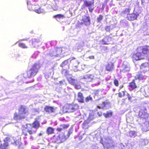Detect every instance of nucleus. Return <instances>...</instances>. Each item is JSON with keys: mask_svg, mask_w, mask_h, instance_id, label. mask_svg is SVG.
<instances>
[{"mask_svg": "<svg viewBox=\"0 0 149 149\" xmlns=\"http://www.w3.org/2000/svg\"><path fill=\"white\" fill-rule=\"evenodd\" d=\"M132 8L129 6L128 8H126L122 12V13L123 14L127 15V16L129 14L130 11L131 10Z\"/></svg>", "mask_w": 149, "mask_h": 149, "instance_id": "nucleus-24", "label": "nucleus"}, {"mask_svg": "<svg viewBox=\"0 0 149 149\" xmlns=\"http://www.w3.org/2000/svg\"><path fill=\"white\" fill-rule=\"evenodd\" d=\"M8 146L7 144H1L0 145V149H8Z\"/></svg>", "mask_w": 149, "mask_h": 149, "instance_id": "nucleus-29", "label": "nucleus"}, {"mask_svg": "<svg viewBox=\"0 0 149 149\" xmlns=\"http://www.w3.org/2000/svg\"><path fill=\"white\" fill-rule=\"evenodd\" d=\"M82 24L86 25H90V18L89 16H84L82 17Z\"/></svg>", "mask_w": 149, "mask_h": 149, "instance_id": "nucleus-10", "label": "nucleus"}, {"mask_svg": "<svg viewBox=\"0 0 149 149\" xmlns=\"http://www.w3.org/2000/svg\"><path fill=\"white\" fill-rule=\"evenodd\" d=\"M127 96L128 97V100L130 101H132L133 100V98H134L133 96L132 95L130 96V95L128 93L127 94Z\"/></svg>", "mask_w": 149, "mask_h": 149, "instance_id": "nucleus-38", "label": "nucleus"}, {"mask_svg": "<svg viewBox=\"0 0 149 149\" xmlns=\"http://www.w3.org/2000/svg\"><path fill=\"white\" fill-rule=\"evenodd\" d=\"M42 135V134L41 133L39 134V136H41Z\"/></svg>", "mask_w": 149, "mask_h": 149, "instance_id": "nucleus-52", "label": "nucleus"}, {"mask_svg": "<svg viewBox=\"0 0 149 149\" xmlns=\"http://www.w3.org/2000/svg\"><path fill=\"white\" fill-rule=\"evenodd\" d=\"M19 113H15L14 118L16 119L24 118L28 114V112L26 107L23 105H21L18 109Z\"/></svg>", "mask_w": 149, "mask_h": 149, "instance_id": "nucleus-3", "label": "nucleus"}, {"mask_svg": "<svg viewBox=\"0 0 149 149\" xmlns=\"http://www.w3.org/2000/svg\"><path fill=\"white\" fill-rule=\"evenodd\" d=\"M54 129L51 127H48L47 129V133L48 135L54 133Z\"/></svg>", "mask_w": 149, "mask_h": 149, "instance_id": "nucleus-20", "label": "nucleus"}, {"mask_svg": "<svg viewBox=\"0 0 149 149\" xmlns=\"http://www.w3.org/2000/svg\"><path fill=\"white\" fill-rule=\"evenodd\" d=\"M40 68V65L39 63H35L31 66L30 68L28 69L22 75L25 79L31 78L37 74Z\"/></svg>", "mask_w": 149, "mask_h": 149, "instance_id": "nucleus-2", "label": "nucleus"}, {"mask_svg": "<svg viewBox=\"0 0 149 149\" xmlns=\"http://www.w3.org/2000/svg\"><path fill=\"white\" fill-rule=\"evenodd\" d=\"M32 127L36 129H38L40 127V122L37 120H35L32 124Z\"/></svg>", "mask_w": 149, "mask_h": 149, "instance_id": "nucleus-16", "label": "nucleus"}, {"mask_svg": "<svg viewBox=\"0 0 149 149\" xmlns=\"http://www.w3.org/2000/svg\"><path fill=\"white\" fill-rule=\"evenodd\" d=\"M66 77L69 83L72 85L74 84L77 81V80L75 79L74 77L71 74L68 75Z\"/></svg>", "mask_w": 149, "mask_h": 149, "instance_id": "nucleus-11", "label": "nucleus"}, {"mask_svg": "<svg viewBox=\"0 0 149 149\" xmlns=\"http://www.w3.org/2000/svg\"><path fill=\"white\" fill-rule=\"evenodd\" d=\"M137 78L140 80H142L143 79H146V76H143L142 74H139L137 75Z\"/></svg>", "mask_w": 149, "mask_h": 149, "instance_id": "nucleus-32", "label": "nucleus"}, {"mask_svg": "<svg viewBox=\"0 0 149 149\" xmlns=\"http://www.w3.org/2000/svg\"><path fill=\"white\" fill-rule=\"evenodd\" d=\"M149 54V46H146L138 47L137 53L132 56L133 61L143 59Z\"/></svg>", "mask_w": 149, "mask_h": 149, "instance_id": "nucleus-1", "label": "nucleus"}, {"mask_svg": "<svg viewBox=\"0 0 149 149\" xmlns=\"http://www.w3.org/2000/svg\"><path fill=\"white\" fill-rule=\"evenodd\" d=\"M41 149H45L44 148H41Z\"/></svg>", "mask_w": 149, "mask_h": 149, "instance_id": "nucleus-56", "label": "nucleus"}, {"mask_svg": "<svg viewBox=\"0 0 149 149\" xmlns=\"http://www.w3.org/2000/svg\"><path fill=\"white\" fill-rule=\"evenodd\" d=\"M77 104H66V113L71 112L75 111L78 108Z\"/></svg>", "mask_w": 149, "mask_h": 149, "instance_id": "nucleus-7", "label": "nucleus"}, {"mask_svg": "<svg viewBox=\"0 0 149 149\" xmlns=\"http://www.w3.org/2000/svg\"><path fill=\"white\" fill-rule=\"evenodd\" d=\"M69 62H74V64L73 65L75 67H76L79 63V62L75 60H72V59L71 60L70 59H68L67 60H66V63H68Z\"/></svg>", "mask_w": 149, "mask_h": 149, "instance_id": "nucleus-22", "label": "nucleus"}, {"mask_svg": "<svg viewBox=\"0 0 149 149\" xmlns=\"http://www.w3.org/2000/svg\"><path fill=\"white\" fill-rule=\"evenodd\" d=\"M140 91L145 97L149 96V88H141V89Z\"/></svg>", "mask_w": 149, "mask_h": 149, "instance_id": "nucleus-12", "label": "nucleus"}, {"mask_svg": "<svg viewBox=\"0 0 149 149\" xmlns=\"http://www.w3.org/2000/svg\"><path fill=\"white\" fill-rule=\"evenodd\" d=\"M27 40H28L27 39H24H24H22V40H22V41Z\"/></svg>", "mask_w": 149, "mask_h": 149, "instance_id": "nucleus-50", "label": "nucleus"}, {"mask_svg": "<svg viewBox=\"0 0 149 149\" xmlns=\"http://www.w3.org/2000/svg\"><path fill=\"white\" fill-rule=\"evenodd\" d=\"M143 142L142 145H146V142L147 143L148 141L147 140H143Z\"/></svg>", "mask_w": 149, "mask_h": 149, "instance_id": "nucleus-44", "label": "nucleus"}, {"mask_svg": "<svg viewBox=\"0 0 149 149\" xmlns=\"http://www.w3.org/2000/svg\"><path fill=\"white\" fill-rule=\"evenodd\" d=\"M30 125H31V124H29Z\"/></svg>", "mask_w": 149, "mask_h": 149, "instance_id": "nucleus-58", "label": "nucleus"}, {"mask_svg": "<svg viewBox=\"0 0 149 149\" xmlns=\"http://www.w3.org/2000/svg\"><path fill=\"white\" fill-rule=\"evenodd\" d=\"M114 85L116 86H118V80L116 79H115L114 81Z\"/></svg>", "mask_w": 149, "mask_h": 149, "instance_id": "nucleus-42", "label": "nucleus"}, {"mask_svg": "<svg viewBox=\"0 0 149 149\" xmlns=\"http://www.w3.org/2000/svg\"><path fill=\"white\" fill-rule=\"evenodd\" d=\"M104 44H107V43L106 42H104Z\"/></svg>", "mask_w": 149, "mask_h": 149, "instance_id": "nucleus-51", "label": "nucleus"}, {"mask_svg": "<svg viewBox=\"0 0 149 149\" xmlns=\"http://www.w3.org/2000/svg\"><path fill=\"white\" fill-rule=\"evenodd\" d=\"M142 127V130L143 131L146 132L149 130V123L148 122H146L145 123H143Z\"/></svg>", "mask_w": 149, "mask_h": 149, "instance_id": "nucleus-15", "label": "nucleus"}, {"mask_svg": "<svg viewBox=\"0 0 149 149\" xmlns=\"http://www.w3.org/2000/svg\"><path fill=\"white\" fill-rule=\"evenodd\" d=\"M65 73H66V74L67 73V72L66 71Z\"/></svg>", "mask_w": 149, "mask_h": 149, "instance_id": "nucleus-55", "label": "nucleus"}, {"mask_svg": "<svg viewBox=\"0 0 149 149\" xmlns=\"http://www.w3.org/2000/svg\"><path fill=\"white\" fill-rule=\"evenodd\" d=\"M108 105V103L107 102H104L102 103V104L100 105V106H97V108L99 109H103L104 108H107V105Z\"/></svg>", "mask_w": 149, "mask_h": 149, "instance_id": "nucleus-27", "label": "nucleus"}, {"mask_svg": "<svg viewBox=\"0 0 149 149\" xmlns=\"http://www.w3.org/2000/svg\"><path fill=\"white\" fill-rule=\"evenodd\" d=\"M93 5H92L91 6H89L88 7V9L89 11L91 13H92L94 9V7Z\"/></svg>", "mask_w": 149, "mask_h": 149, "instance_id": "nucleus-40", "label": "nucleus"}, {"mask_svg": "<svg viewBox=\"0 0 149 149\" xmlns=\"http://www.w3.org/2000/svg\"><path fill=\"white\" fill-rule=\"evenodd\" d=\"M40 42V40L39 39H33L32 40V43L34 45V46L38 45V44Z\"/></svg>", "mask_w": 149, "mask_h": 149, "instance_id": "nucleus-26", "label": "nucleus"}, {"mask_svg": "<svg viewBox=\"0 0 149 149\" xmlns=\"http://www.w3.org/2000/svg\"><path fill=\"white\" fill-rule=\"evenodd\" d=\"M119 97H121L123 96V94L122 93H119L118 94Z\"/></svg>", "mask_w": 149, "mask_h": 149, "instance_id": "nucleus-46", "label": "nucleus"}, {"mask_svg": "<svg viewBox=\"0 0 149 149\" xmlns=\"http://www.w3.org/2000/svg\"><path fill=\"white\" fill-rule=\"evenodd\" d=\"M103 18V16L101 15H100L99 17H98L97 19V20L98 22H100L101 21L102 19Z\"/></svg>", "mask_w": 149, "mask_h": 149, "instance_id": "nucleus-36", "label": "nucleus"}, {"mask_svg": "<svg viewBox=\"0 0 149 149\" xmlns=\"http://www.w3.org/2000/svg\"><path fill=\"white\" fill-rule=\"evenodd\" d=\"M93 4L94 2L93 1L87 0L85 1L84 3V4L85 6L88 7L92 5H93Z\"/></svg>", "mask_w": 149, "mask_h": 149, "instance_id": "nucleus-19", "label": "nucleus"}, {"mask_svg": "<svg viewBox=\"0 0 149 149\" xmlns=\"http://www.w3.org/2000/svg\"><path fill=\"white\" fill-rule=\"evenodd\" d=\"M125 91H123L122 92V93H123V96H124L125 95Z\"/></svg>", "mask_w": 149, "mask_h": 149, "instance_id": "nucleus-49", "label": "nucleus"}, {"mask_svg": "<svg viewBox=\"0 0 149 149\" xmlns=\"http://www.w3.org/2000/svg\"><path fill=\"white\" fill-rule=\"evenodd\" d=\"M19 47L24 49L27 48H28L27 46H26L24 43H19Z\"/></svg>", "mask_w": 149, "mask_h": 149, "instance_id": "nucleus-33", "label": "nucleus"}, {"mask_svg": "<svg viewBox=\"0 0 149 149\" xmlns=\"http://www.w3.org/2000/svg\"><path fill=\"white\" fill-rule=\"evenodd\" d=\"M93 76L92 75H91L86 79L87 81H91L93 80Z\"/></svg>", "mask_w": 149, "mask_h": 149, "instance_id": "nucleus-35", "label": "nucleus"}, {"mask_svg": "<svg viewBox=\"0 0 149 149\" xmlns=\"http://www.w3.org/2000/svg\"><path fill=\"white\" fill-rule=\"evenodd\" d=\"M92 98L90 96H89L87 97L85 99V102H87L90 100L92 101Z\"/></svg>", "mask_w": 149, "mask_h": 149, "instance_id": "nucleus-37", "label": "nucleus"}, {"mask_svg": "<svg viewBox=\"0 0 149 149\" xmlns=\"http://www.w3.org/2000/svg\"><path fill=\"white\" fill-rule=\"evenodd\" d=\"M129 86V88L130 90H132L137 87V86L134 81L130 84Z\"/></svg>", "mask_w": 149, "mask_h": 149, "instance_id": "nucleus-23", "label": "nucleus"}, {"mask_svg": "<svg viewBox=\"0 0 149 149\" xmlns=\"http://www.w3.org/2000/svg\"><path fill=\"white\" fill-rule=\"evenodd\" d=\"M111 27L109 26H106L105 27V29L107 32H109L110 31Z\"/></svg>", "mask_w": 149, "mask_h": 149, "instance_id": "nucleus-41", "label": "nucleus"}, {"mask_svg": "<svg viewBox=\"0 0 149 149\" xmlns=\"http://www.w3.org/2000/svg\"><path fill=\"white\" fill-rule=\"evenodd\" d=\"M68 127V125H66V128Z\"/></svg>", "mask_w": 149, "mask_h": 149, "instance_id": "nucleus-53", "label": "nucleus"}, {"mask_svg": "<svg viewBox=\"0 0 149 149\" xmlns=\"http://www.w3.org/2000/svg\"><path fill=\"white\" fill-rule=\"evenodd\" d=\"M97 114L99 115V116H100L102 115V113H101L98 112L97 113Z\"/></svg>", "mask_w": 149, "mask_h": 149, "instance_id": "nucleus-48", "label": "nucleus"}, {"mask_svg": "<svg viewBox=\"0 0 149 149\" xmlns=\"http://www.w3.org/2000/svg\"><path fill=\"white\" fill-rule=\"evenodd\" d=\"M56 130L58 132H61L62 130V129L60 128H57Z\"/></svg>", "mask_w": 149, "mask_h": 149, "instance_id": "nucleus-45", "label": "nucleus"}, {"mask_svg": "<svg viewBox=\"0 0 149 149\" xmlns=\"http://www.w3.org/2000/svg\"><path fill=\"white\" fill-rule=\"evenodd\" d=\"M148 61L149 62V58H148Z\"/></svg>", "mask_w": 149, "mask_h": 149, "instance_id": "nucleus-57", "label": "nucleus"}, {"mask_svg": "<svg viewBox=\"0 0 149 149\" xmlns=\"http://www.w3.org/2000/svg\"><path fill=\"white\" fill-rule=\"evenodd\" d=\"M103 115L106 118H108L112 116V113L111 111H109L107 113H104Z\"/></svg>", "mask_w": 149, "mask_h": 149, "instance_id": "nucleus-28", "label": "nucleus"}, {"mask_svg": "<svg viewBox=\"0 0 149 149\" xmlns=\"http://www.w3.org/2000/svg\"><path fill=\"white\" fill-rule=\"evenodd\" d=\"M90 117H91V115H89V118H90Z\"/></svg>", "mask_w": 149, "mask_h": 149, "instance_id": "nucleus-54", "label": "nucleus"}, {"mask_svg": "<svg viewBox=\"0 0 149 149\" xmlns=\"http://www.w3.org/2000/svg\"><path fill=\"white\" fill-rule=\"evenodd\" d=\"M72 131L73 130L72 128H71L69 130L68 132V134L67 135V136H66V139L69 138L70 134L72 133Z\"/></svg>", "mask_w": 149, "mask_h": 149, "instance_id": "nucleus-34", "label": "nucleus"}, {"mask_svg": "<svg viewBox=\"0 0 149 149\" xmlns=\"http://www.w3.org/2000/svg\"><path fill=\"white\" fill-rule=\"evenodd\" d=\"M141 69L144 72L149 70V64L148 63H145L141 64Z\"/></svg>", "mask_w": 149, "mask_h": 149, "instance_id": "nucleus-13", "label": "nucleus"}, {"mask_svg": "<svg viewBox=\"0 0 149 149\" xmlns=\"http://www.w3.org/2000/svg\"><path fill=\"white\" fill-rule=\"evenodd\" d=\"M10 141V137H6L4 140V143L3 144H7L8 146V142Z\"/></svg>", "mask_w": 149, "mask_h": 149, "instance_id": "nucleus-31", "label": "nucleus"}, {"mask_svg": "<svg viewBox=\"0 0 149 149\" xmlns=\"http://www.w3.org/2000/svg\"><path fill=\"white\" fill-rule=\"evenodd\" d=\"M29 127H28L27 124L26 125V127L23 128L22 130V135L24 136V138H27V136H28V133L30 135V138L32 140L33 139V137L32 135V134H35L36 132V130H33L32 128L30 129H29Z\"/></svg>", "mask_w": 149, "mask_h": 149, "instance_id": "nucleus-4", "label": "nucleus"}, {"mask_svg": "<svg viewBox=\"0 0 149 149\" xmlns=\"http://www.w3.org/2000/svg\"><path fill=\"white\" fill-rule=\"evenodd\" d=\"M56 109V108L49 106H46L44 108L45 111L48 113L55 112Z\"/></svg>", "mask_w": 149, "mask_h": 149, "instance_id": "nucleus-9", "label": "nucleus"}, {"mask_svg": "<svg viewBox=\"0 0 149 149\" xmlns=\"http://www.w3.org/2000/svg\"><path fill=\"white\" fill-rule=\"evenodd\" d=\"M113 65L111 63H109L108 65L106 66V70L108 71H111L113 69Z\"/></svg>", "mask_w": 149, "mask_h": 149, "instance_id": "nucleus-25", "label": "nucleus"}, {"mask_svg": "<svg viewBox=\"0 0 149 149\" xmlns=\"http://www.w3.org/2000/svg\"><path fill=\"white\" fill-rule=\"evenodd\" d=\"M28 8L30 10L34 11L38 13L42 12L40 7L38 5H33L28 3Z\"/></svg>", "mask_w": 149, "mask_h": 149, "instance_id": "nucleus-6", "label": "nucleus"}, {"mask_svg": "<svg viewBox=\"0 0 149 149\" xmlns=\"http://www.w3.org/2000/svg\"><path fill=\"white\" fill-rule=\"evenodd\" d=\"M130 65L126 61L123 62L121 69L120 72L123 73L128 72L130 70Z\"/></svg>", "mask_w": 149, "mask_h": 149, "instance_id": "nucleus-8", "label": "nucleus"}, {"mask_svg": "<svg viewBox=\"0 0 149 149\" xmlns=\"http://www.w3.org/2000/svg\"><path fill=\"white\" fill-rule=\"evenodd\" d=\"M129 135L130 137H134L136 136V133L134 131H130L129 132Z\"/></svg>", "mask_w": 149, "mask_h": 149, "instance_id": "nucleus-30", "label": "nucleus"}, {"mask_svg": "<svg viewBox=\"0 0 149 149\" xmlns=\"http://www.w3.org/2000/svg\"><path fill=\"white\" fill-rule=\"evenodd\" d=\"M53 17L55 18L58 21H60L61 20L64 19L65 17L64 15L61 14H58L55 15Z\"/></svg>", "mask_w": 149, "mask_h": 149, "instance_id": "nucleus-17", "label": "nucleus"}, {"mask_svg": "<svg viewBox=\"0 0 149 149\" xmlns=\"http://www.w3.org/2000/svg\"><path fill=\"white\" fill-rule=\"evenodd\" d=\"M77 100L79 102H84V97L83 96L82 93H78Z\"/></svg>", "mask_w": 149, "mask_h": 149, "instance_id": "nucleus-21", "label": "nucleus"}, {"mask_svg": "<svg viewBox=\"0 0 149 149\" xmlns=\"http://www.w3.org/2000/svg\"><path fill=\"white\" fill-rule=\"evenodd\" d=\"M103 141L102 140H101L100 143L103 144V146L107 148H109L115 145V143L113 140L109 138L105 139L104 143Z\"/></svg>", "mask_w": 149, "mask_h": 149, "instance_id": "nucleus-5", "label": "nucleus"}, {"mask_svg": "<svg viewBox=\"0 0 149 149\" xmlns=\"http://www.w3.org/2000/svg\"><path fill=\"white\" fill-rule=\"evenodd\" d=\"M73 85H75V88L77 89H79L81 88V86L80 85L76 84V83Z\"/></svg>", "mask_w": 149, "mask_h": 149, "instance_id": "nucleus-43", "label": "nucleus"}, {"mask_svg": "<svg viewBox=\"0 0 149 149\" xmlns=\"http://www.w3.org/2000/svg\"><path fill=\"white\" fill-rule=\"evenodd\" d=\"M139 116L141 117V118H142L143 119L146 120L148 116V114L147 113L145 112L143 113L141 111H139Z\"/></svg>", "mask_w": 149, "mask_h": 149, "instance_id": "nucleus-18", "label": "nucleus"}, {"mask_svg": "<svg viewBox=\"0 0 149 149\" xmlns=\"http://www.w3.org/2000/svg\"><path fill=\"white\" fill-rule=\"evenodd\" d=\"M111 38L109 36H107L105 37L103 40V41H105L106 40H107L108 41L111 40Z\"/></svg>", "mask_w": 149, "mask_h": 149, "instance_id": "nucleus-39", "label": "nucleus"}, {"mask_svg": "<svg viewBox=\"0 0 149 149\" xmlns=\"http://www.w3.org/2000/svg\"><path fill=\"white\" fill-rule=\"evenodd\" d=\"M89 58L90 59H93L94 58V56H89Z\"/></svg>", "mask_w": 149, "mask_h": 149, "instance_id": "nucleus-47", "label": "nucleus"}, {"mask_svg": "<svg viewBox=\"0 0 149 149\" xmlns=\"http://www.w3.org/2000/svg\"><path fill=\"white\" fill-rule=\"evenodd\" d=\"M139 15L138 14H128L127 16V18L129 20L132 21L136 19L137 16Z\"/></svg>", "mask_w": 149, "mask_h": 149, "instance_id": "nucleus-14", "label": "nucleus"}]
</instances>
